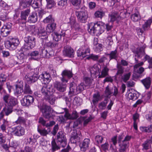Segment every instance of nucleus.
Returning a JSON list of instances; mask_svg holds the SVG:
<instances>
[{"label":"nucleus","instance_id":"58836bf2","mask_svg":"<svg viewBox=\"0 0 152 152\" xmlns=\"http://www.w3.org/2000/svg\"><path fill=\"white\" fill-rule=\"evenodd\" d=\"M109 69L106 67L105 66L102 70L101 74L99 76V78H103L108 75V72Z\"/></svg>","mask_w":152,"mask_h":152},{"label":"nucleus","instance_id":"f3484780","mask_svg":"<svg viewBox=\"0 0 152 152\" xmlns=\"http://www.w3.org/2000/svg\"><path fill=\"white\" fill-rule=\"evenodd\" d=\"M63 54L64 56H66L73 57L74 55V50L70 47L65 46L63 51Z\"/></svg>","mask_w":152,"mask_h":152},{"label":"nucleus","instance_id":"5701e85b","mask_svg":"<svg viewBox=\"0 0 152 152\" xmlns=\"http://www.w3.org/2000/svg\"><path fill=\"white\" fill-rule=\"evenodd\" d=\"M117 72L115 76V80L120 77L124 72V68L121 64H118L117 65Z\"/></svg>","mask_w":152,"mask_h":152},{"label":"nucleus","instance_id":"20e7f679","mask_svg":"<svg viewBox=\"0 0 152 152\" xmlns=\"http://www.w3.org/2000/svg\"><path fill=\"white\" fill-rule=\"evenodd\" d=\"M35 39L33 37L28 36L24 38L25 43L22 47L23 50L25 51L31 49L35 45Z\"/></svg>","mask_w":152,"mask_h":152},{"label":"nucleus","instance_id":"5fc2aeb1","mask_svg":"<svg viewBox=\"0 0 152 152\" xmlns=\"http://www.w3.org/2000/svg\"><path fill=\"white\" fill-rule=\"evenodd\" d=\"M11 31L2 27L1 31V34L3 37H6L10 34Z\"/></svg>","mask_w":152,"mask_h":152},{"label":"nucleus","instance_id":"c85d7f7f","mask_svg":"<svg viewBox=\"0 0 152 152\" xmlns=\"http://www.w3.org/2000/svg\"><path fill=\"white\" fill-rule=\"evenodd\" d=\"M56 23H53L48 24L46 28V30L47 35L49 34L50 33L52 32L56 28Z\"/></svg>","mask_w":152,"mask_h":152},{"label":"nucleus","instance_id":"4be33fe9","mask_svg":"<svg viewBox=\"0 0 152 152\" xmlns=\"http://www.w3.org/2000/svg\"><path fill=\"white\" fill-rule=\"evenodd\" d=\"M143 62H141L136 64L134 67V71L139 74H142L144 71V68L140 66L143 65Z\"/></svg>","mask_w":152,"mask_h":152},{"label":"nucleus","instance_id":"c9c22d12","mask_svg":"<svg viewBox=\"0 0 152 152\" xmlns=\"http://www.w3.org/2000/svg\"><path fill=\"white\" fill-rule=\"evenodd\" d=\"M90 72L91 75H96L99 72V69L96 64L94 65L93 66L90 68Z\"/></svg>","mask_w":152,"mask_h":152},{"label":"nucleus","instance_id":"f03ea898","mask_svg":"<svg viewBox=\"0 0 152 152\" xmlns=\"http://www.w3.org/2000/svg\"><path fill=\"white\" fill-rule=\"evenodd\" d=\"M40 111L42 116L49 120L53 119L55 116L53 114L51 107L45 104H43L40 107Z\"/></svg>","mask_w":152,"mask_h":152},{"label":"nucleus","instance_id":"0e129e2a","mask_svg":"<svg viewBox=\"0 0 152 152\" xmlns=\"http://www.w3.org/2000/svg\"><path fill=\"white\" fill-rule=\"evenodd\" d=\"M99 58V56L98 55H96L93 54H91L89 56L87 57L86 58L88 59H92L94 61H96Z\"/></svg>","mask_w":152,"mask_h":152},{"label":"nucleus","instance_id":"7ed1b4c3","mask_svg":"<svg viewBox=\"0 0 152 152\" xmlns=\"http://www.w3.org/2000/svg\"><path fill=\"white\" fill-rule=\"evenodd\" d=\"M86 88V86L83 83H81L77 86L74 82H72L70 84L69 94L76 95L80 93L83 91Z\"/></svg>","mask_w":152,"mask_h":152},{"label":"nucleus","instance_id":"dca6fc26","mask_svg":"<svg viewBox=\"0 0 152 152\" xmlns=\"http://www.w3.org/2000/svg\"><path fill=\"white\" fill-rule=\"evenodd\" d=\"M12 131V134L16 136H20L24 135L25 130L24 128L20 126H17L14 128Z\"/></svg>","mask_w":152,"mask_h":152},{"label":"nucleus","instance_id":"1a4fd4ad","mask_svg":"<svg viewBox=\"0 0 152 152\" xmlns=\"http://www.w3.org/2000/svg\"><path fill=\"white\" fill-rule=\"evenodd\" d=\"M40 55L42 58H49L52 57L54 54V51L52 49L48 50L45 47H41L40 49Z\"/></svg>","mask_w":152,"mask_h":152},{"label":"nucleus","instance_id":"338daca9","mask_svg":"<svg viewBox=\"0 0 152 152\" xmlns=\"http://www.w3.org/2000/svg\"><path fill=\"white\" fill-rule=\"evenodd\" d=\"M126 12L124 11L121 12L120 14L119 13V20L125 18L126 17Z\"/></svg>","mask_w":152,"mask_h":152},{"label":"nucleus","instance_id":"b1692460","mask_svg":"<svg viewBox=\"0 0 152 152\" xmlns=\"http://www.w3.org/2000/svg\"><path fill=\"white\" fill-rule=\"evenodd\" d=\"M39 122L42 124L43 126H45L46 127L51 126L54 125L55 123V121H51L49 123H46V121L42 117L39 118Z\"/></svg>","mask_w":152,"mask_h":152},{"label":"nucleus","instance_id":"a19ab883","mask_svg":"<svg viewBox=\"0 0 152 152\" xmlns=\"http://www.w3.org/2000/svg\"><path fill=\"white\" fill-rule=\"evenodd\" d=\"M42 0H34L31 4L32 7L34 9L37 8L40 5H42Z\"/></svg>","mask_w":152,"mask_h":152},{"label":"nucleus","instance_id":"bf43d9fd","mask_svg":"<svg viewBox=\"0 0 152 152\" xmlns=\"http://www.w3.org/2000/svg\"><path fill=\"white\" fill-rule=\"evenodd\" d=\"M32 93V92L29 86L27 84H26L25 86L24 93L31 94Z\"/></svg>","mask_w":152,"mask_h":152},{"label":"nucleus","instance_id":"cd10ccee","mask_svg":"<svg viewBox=\"0 0 152 152\" xmlns=\"http://www.w3.org/2000/svg\"><path fill=\"white\" fill-rule=\"evenodd\" d=\"M37 13L33 12L30 14L28 18V22L30 23H34L37 20Z\"/></svg>","mask_w":152,"mask_h":152},{"label":"nucleus","instance_id":"f8f14e48","mask_svg":"<svg viewBox=\"0 0 152 152\" xmlns=\"http://www.w3.org/2000/svg\"><path fill=\"white\" fill-rule=\"evenodd\" d=\"M45 85L41 89V92L42 95L44 96L45 99H48L50 95L52 94L51 92L52 89L47 85Z\"/></svg>","mask_w":152,"mask_h":152},{"label":"nucleus","instance_id":"bb28decb","mask_svg":"<svg viewBox=\"0 0 152 152\" xmlns=\"http://www.w3.org/2000/svg\"><path fill=\"white\" fill-rule=\"evenodd\" d=\"M63 31L64 32L62 34H59L56 32L52 33L51 35L53 37V39L57 42L60 40L61 39L62 37H64L65 36V32L64 31Z\"/></svg>","mask_w":152,"mask_h":152},{"label":"nucleus","instance_id":"13d9d810","mask_svg":"<svg viewBox=\"0 0 152 152\" xmlns=\"http://www.w3.org/2000/svg\"><path fill=\"white\" fill-rule=\"evenodd\" d=\"M107 103V99H105L103 102H102L99 103V107L100 109H104Z\"/></svg>","mask_w":152,"mask_h":152},{"label":"nucleus","instance_id":"79ce46f5","mask_svg":"<svg viewBox=\"0 0 152 152\" xmlns=\"http://www.w3.org/2000/svg\"><path fill=\"white\" fill-rule=\"evenodd\" d=\"M118 53L117 50L116 49L114 51L111 52L110 53L108 54L109 56L110 60L112 59H116L118 56Z\"/></svg>","mask_w":152,"mask_h":152},{"label":"nucleus","instance_id":"393cba45","mask_svg":"<svg viewBox=\"0 0 152 152\" xmlns=\"http://www.w3.org/2000/svg\"><path fill=\"white\" fill-rule=\"evenodd\" d=\"M119 13L117 12L114 11L111 12L109 15V18L110 20L113 22L115 20H119Z\"/></svg>","mask_w":152,"mask_h":152},{"label":"nucleus","instance_id":"864d4df0","mask_svg":"<svg viewBox=\"0 0 152 152\" xmlns=\"http://www.w3.org/2000/svg\"><path fill=\"white\" fill-rule=\"evenodd\" d=\"M73 5L77 7V9L80 7L81 0H69Z\"/></svg>","mask_w":152,"mask_h":152},{"label":"nucleus","instance_id":"680f3d73","mask_svg":"<svg viewBox=\"0 0 152 152\" xmlns=\"http://www.w3.org/2000/svg\"><path fill=\"white\" fill-rule=\"evenodd\" d=\"M16 89L15 92V95H18L21 94L23 91V88L20 87L16 86Z\"/></svg>","mask_w":152,"mask_h":152},{"label":"nucleus","instance_id":"7c9ffc66","mask_svg":"<svg viewBox=\"0 0 152 152\" xmlns=\"http://www.w3.org/2000/svg\"><path fill=\"white\" fill-rule=\"evenodd\" d=\"M141 82L146 89H147L149 88L151 84L150 78H146L142 80Z\"/></svg>","mask_w":152,"mask_h":152},{"label":"nucleus","instance_id":"2eb2a0df","mask_svg":"<svg viewBox=\"0 0 152 152\" xmlns=\"http://www.w3.org/2000/svg\"><path fill=\"white\" fill-rule=\"evenodd\" d=\"M91 141L88 138H86L80 145V150L81 151L85 152L88 149L90 145Z\"/></svg>","mask_w":152,"mask_h":152},{"label":"nucleus","instance_id":"6ab92c4d","mask_svg":"<svg viewBox=\"0 0 152 152\" xmlns=\"http://www.w3.org/2000/svg\"><path fill=\"white\" fill-rule=\"evenodd\" d=\"M54 88L61 92H64L66 89V85L58 81H56L54 84Z\"/></svg>","mask_w":152,"mask_h":152},{"label":"nucleus","instance_id":"412c9836","mask_svg":"<svg viewBox=\"0 0 152 152\" xmlns=\"http://www.w3.org/2000/svg\"><path fill=\"white\" fill-rule=\"evenodd\" d=\"M41 80H42L44 84H48L50 81L51 77L49 73L45 72L40 75Z\"/></svg>","mask_w":152,"mask_h":152},{"label":"nucleus","instance_id":"69168bd1","mask_svg":"<svg viewBox=\"0 0 152 152\" xmlns=\"http://www.w3.org/2000/svg\"><path fill=\"white\" fill-rule=\"evenodd\" d=\"M92 80L93 79H91L87 77H86L84 78V81L87 86H90L92 83Z\"/></svg>","mask_w":152,"mask_h":152},{"label":"nucleus","instance_id":"72a5a7b5","mask_svg":"<svg viewBox=\"0 0 152 152\" xmlns=\"http://www.w3.org/2000/svg\"><path fill=\"white\" fill-rule=\"evenodd\" d=\"M5 106L3 108L2 111L7 116L12 112L13 108L5 104Z\"/></svg>","mask_w":152,"mask_h":152},{"label":"nucleus","instance_id":"e2e57ef3","mask_svg":"<svg viewBox=\"0 0 152 152\" xmlns=\"http://www.w3.org/2000/svg\"><path fill=\"white\" fill-rule=\"evenodd\" d=\"M7 76L6 75L1 74L0 75V83H3L6 81Z\"/></svg>","mask_w":152,"mask_h":152},{"label":"nucleus","instance_id":"4c0bfd02","mask_svg":"<svg viewBox=\"0 0 152 152\" xmlns=\"http://www.w3.org/2000/svg\"><path fill=\"white\" fill-rule=\"evenodd\" d=\"M60 149V147L57 145L55 140H53L51 142V148L50 150L51 152H54Z\"/></svg>","mask_w":152,"mask_h":152},{"label":"nucleus","instance_id":"473e14b6","mask_svg":"<svg viewBox=\"0 0 152 152\" xmlns=\"http://www.w3.org/2000/svg\"><path fill=\"white\" fill-rule=\"evenodd\" d=\"M141 18V16L139 13H134L131 16V20L134 22L138 21Z\"/></svg>","mask_w":152,"mask_h":152},{"label":"nucleus","instance_id":"a211bd4d","mask_svg":"<svg viewBox=\"0 0 152 152\" xmlns=\"http://www.w3.org/2000/svg\"><path fill=\"white\" fill-rule=\"evenodd\" d=\"M62 77L61 78V80L63 83H67L68 81L67 79L66 78L67 77L69 78L72 77L73 74L72 72L70 70H66L63 71L61 74Z\"/></svg>","mask_w":152,"mask_h":152},{"label":"nucleus","instance_id":"ddd939ff","mask_svg":"<svg viewBox=\"0 0 152 152\" xmlns=\"http://www.w3.org/2000/svg\"><path fill=\"white\" fill-rule=\"evenodd\" d=\"M77 56L83 58L88 55L90 53V49L87 46H83L78 49L77 52Z\"/></svg>","mask_w":152,"mask_h":152},{"label":"nucleus","instance_id":"052dcab7","mask_svg":"<svg viewBox=\"0 0 152 152\" xmlns=\"http://www.w3.org/2000/svg\"><path fill=\"white\" fill-rule=\"evenodd\" d=\"M26 122L25 118L23 117H19L18 120L15 121V123L17 124H24Z\"/></svg>","mask_w":152,"mask_h":152},{"label":"nucleus","instance_id":"6e6552de","mask_svg":"<svg viewBox=\"0 0 152 152\" xmlns=\"http://www.w3.org/2000/svg\"><path fill=\"white\" fill-rule=\"evenodd\" d=\"M75 14L78 20L82 23H86L88 18L87 12L85 10H82L80 11H76Z\"/></svg>","mask_w":152,"mask_h":152},{"label":"nucleus","instance_id":"603ef678","mask_svg":"<svg viewBox=\"0 0 152 152\" xmlns=\"http://www.w3.org/2000/svg\"><path fill=\"white\" fill-rule=\"evenodd\" d=\"M45 23H54V20L52 18L51 15H49L47 17L43 20Z\"/></svg>","mask_w":152,"mask_h":152},{"label":"nucleus","instance_id":"39448f33","mask_svg":"<svg viewBox=\"0 0 152 152\" xmlns=\"http://www.w3.org/2000/svg\"><path fill=\"white\" fill-rule=\"evenodd\" d=\"M9 39L5 42V47L10 50H14L17 48L19 45V40L17 39L12 38L11 37H9Z\"/></svg>","mask_w":152,"mask_h":152},{"label":"nucleus","instance_id":"9b49d317","mask_svg":"<svg viewBox=\"0 0 152 152\" xmlns=\"http://www.w3.org/2000/svg\"><path fill=\"white\" fill-rule=\"evenodd\" d=\"M57 140L58 144L63 147H65L67 145L66 137L62 131L59 132L57 134Z\"/></svg>","mask_w":152,"mask_h":152},{"label":"nucleus","instance_id":"423d86ee","mask_svg":"<svg viewBox=\"0 0 152 152\" xmlns=\"http://www.w3.org/2000/svg\"><path fill=\"white\" fill-rule=\"evenodd\" d=\"M3 99L5 104L12 108L18 103L17 99L8 94L5 95L3 97Z\"/></svg>","mask_w":152,"mask_h":152},{"label":"nucleus","instance_id":"f257e3e1","mask_svg":"<svg viewBox=\"0 0 152 152\" xmlns=\"http://www.w3.org/2000/svg\"><path fill=\"white\" fill-rule=\"evenodd\" d=\"M88 31L92 35L98 36L104 31V26L101 22L96 23H91L88 25Z\"/></svg>","mask_w":152,"mask_h":152},{"label":"nucleus","instance_id":"a18cd8bd","mask_svg":"<svg viewBox=\"0 0 152 152\" xmlns=\"http://www.w3.org/2000/svg\"><path fill=\"white\" fill-rule=\"evenodd\" d=\"M139 96L137 94L130 92L128 94V97L129 99L135 100L137 99Z\"/></svg>","mask_w":152,"mask_h":152},{"label":"nucleus","instance_id":"ea45409f","mask_svg":"<svg viewBox=\"0 0 152 152\" xmlns=\"http://www.w3.org/2000/svg\"><path fill=\"white\" fill-rule=\"evenodd\" d=\"M151 143L149 139L145 141L142 145L143 147L142 150H147L149 149L151 147Z\"/></svg>","mask_w":152,"mask_h":152},{"label":"nucleus","instance_id":"4468645a","mask_svg":"<svg viewBox=\"0 0 152 152\" xmlns=\"http://www.w3.org/2000/svg\"><path fill=\"white\" fill-rule=\"evenodd\" d=\"M34 101V99L32 96L27 95L25 96L21 100V102L23 106L28 107L32 104Z\"/></svg>","mask_w":152,"mask_h":152},{"label":"nucleus","instance_id":"9d476101","mask_svg":"<svg viewBox=\"0 0 152 152\" xmlns=\"http://www.w3.org/2000/svg\"><path fill=\"white\" fill-rule=\"evenodd\" d=\"M82 137L81 133L79 130H73L72 133L70 140L72 143H76L80 141Z\"/></svg>","mask_w":152,"mask_h":152},{"label":"nucleus","instance_id":"09e8293b","mask_svg":"<svg viewBox=\"0 0 152 152\" xmlns=\"http://www.w3.org/2000/svg\"><path fill=\"white\" fill-rule=\"evenodd\" d=\"M105 15V12L102 10H97L94 13L96 18H100L101 19Z\"/></svg>","mask_w":152,"mask_h":152},{"label":"nucleus","instance_id":"6e6d98bb","mask_svg":"<svg viewBox=\"0 0 152 152\" xmlns=\"http://www.w3.org/2000/svg\"><path fill=\"white\" fill-rule=\"evenodd\" d=\"M37 130L38 132L42 136H46L47 134H48L50 130H49L48 131H47L44 129H40L38 128Z\"/></svg>","mask_w":152,"mask_h":152},{"label":"nucleus","instance_id":"3c124183","mask_svg":"<svg viewBox=\"0 0 152 152\" xmlns=\"http://www.w3.org/2000/svg\"><path fill=\"white\" fill-rule=\"evenodd\" d=\"M47 2V7L48 9H51L56 4L53 0H46Z\"/></svg>","mask_w":152,"mask_h":152},{"label":"nucleus","instance_id":"e433bc0d","mask_svg":"<svg viewBox=\"0 0 152 152\" xmlns=\"http://www.w3.org/2000/svg\"><path fill=\"white\" fill-rule=\"evenodd\" d=\"M26 20L22 19L21 18L20 19H18L16 21V23H18L20 25L19 29H21V28L23 27L24 28H26Z\"/></svg>","mask_w":152,"mask_h":152},{"label":"nucleus","instance_id":"774afa93","mask_svg":"<svg viewBox=\"0 0 152 152\" xmlns=\"http://www.w3.org/2000/svg\"><path fill=\"white\" fill-rule=\"evenodd\" d=\"M121 146L119 150L120 152H124L127 146V143H121Z\"/></svg>","mask_w":152,"mask_h":152},{"label":"nucleus","instance_id":"2f4dec72","mask_svg":"<svg viewBox=\"0 0 152 152\" xmlns=\"http://www.w3.org/2000/svg\"><path fill=\"white\" fill-rule=\"evenodd\" d=\"M33 0H29L28 1L23 0L20 2V5L21 7H22L23 8H25L29 7L31 5V4Z\"/></svg>","mask_w":152,"mask_h":152},{"label":"nucleus","instance_id":"a878e982","mask_svg":"<svg viewBox=\"0 0 152 152\" xmlns=\"http://www.w3.org/2000/svg\"><path fill=\"white\" fill-rule=\"evenodd\" d=\"M131 76L130 72L124 74L123 75H121L120 77L116 80V81L118 82L119 81H123L125 83H126L129 79Z\"/></svg>","mask_w":152,"mask_h":152},{"label":"nucleus","instance_id":"c756f323","mask_svg":"<svg viewBox=\"0 0 152 152\" xmlns=\"http://www.w3.org/2000/svg\"><path fill=\"white\" fill-rule=\"evenodd\" d=\"M70 20L71 27L74 28L76 30H79L80 28V27L78 23H76L75 18H71Z\"/></svg>","mask_w":152,"mask_h":152},{"label":"nucleus","instance_id":"de8ad7c7","mask_svg":"<svg viewBox=\"0 0 152 152\" xmlns=\"http://www.w3.org/2000/svg\"><path fill=\"white\" fill-rule=\"evenodd\" d=\"M152 22L151 20L150 19L145 22L142 25V27L144 31L147 30Z\"/></svg>","mask_w":152,"mask_h":152},{"label":"nucleus","instance_id":"8fccbe9b","mask_svg":"<svg viewBox=\"0 0 152 152\" xmlns=\"http://www.w3.org/2000/svg\"><path fill=\"white\" fill-rule=\"evenodd\" d=\"M145 53L144 48L142 47H141L137 50L135 56H137L138 57H141L142 55H144Z\"/></svg>","mask_w":152,"mask_h":152},{"label":"nucleus","instance_id":"0eeeda50","mask_svg":"<svg viewBox=\"0 0 152 152\" xmlns=\"http://www.w3.org/2000/svg\"><path fill=\"white\" fill-rule=\"evenodd\" d=\"M31 27L32 29H34L35 34L38 35L41 39H47L48 38L47 33L44 27L41 26L37 28L34 26H33Z\"/></svg>","mask_w":152,"mask_h":152},{"label":"nucleus","instance_id":"f704fd0d","mask_svg":"<svg viewBox=\"0 0 152 152\" xmlns=\"http://www.w3.org/2000/svg\"><path fill=\"white\" fill-rule=\"evenodd\" d=\"M7 11L4 9L1 10L0 13V20L3 21H4L7 19Z\"/></svg>","mask_w":152,"mask_h":152},{"label":"nucleus","instance_id":"4d7b16f0","mask_svg":"<svg viewBox=\"0 0 152 152\" xmlns=\"http://www.w3.org/2000/svg\"><path fill=\"white\" fill-rule=\"evenodd\" d=\"M93 97L92 102L93 104L97 103L100 99V95L98 94H95L93 95Z\"/></svg>","mask_w":152,"mask_h":152},{"label":"nucleus","instance_id":"aec40b11","mask_svg":"<svg viewBox=\"0 0 152 152\" xmlns=\"http://www.w3.org/2000/svg\"><path fill=\"white\" fill-rule=\"evenodd\" d=\"M64 112L65 113V117L66 118L71 119H76L77 117V113L76 111L73 112L72 115H71L69 113V110L66 108L63 109Z\"/></svg>","mask_w":152,"mask_h":152},{"label":"nucleus","instance_id":"49530a36","mask_svg":"<svg viewBox=\"0 0 152 152\" xmlns=\"http://www.w3.org/2000/svg\"><path fill=\"white\" fill-rule=\"evenodd\" d=\"M39 78V76L37 73L34 74L32 75L29 76L28 78L29 80L31 83H34L37 81Z\"/></svg>","mask_w":152,"mask_h":152},{"label":"nucleus","instance_id":"37998d69","mask_svg":"<svg viewBox=\"0 0 152 152\" xmlns=\"http://www.w3.org/2000/svg\"><path fill=\"white\" fill-rule=\"evenodd\" d=\"M57 44V43L56 42L54 43L49 42L46 43L43 47H45V48H47L48 50H49V49H50V50H51V49H52V48L55 47Z\"/></svg>","mask_w":152,"mask_h":152},{"label":"nucleus","instance_id":"c03bdc74","mask_svg":"<svg viewBox=\"0 0 152 152\" xmlns=\"http://www.w3.org/2000/svg\"><path fill=\"white\" fill-rule=\"evenodd\" d=\"M30 10L27 9L25 11H22L21 13V18L26 20V19L29 15L30 12Z\"/></svg>","mask_w":152,"mask_h":152}]
</instances>
